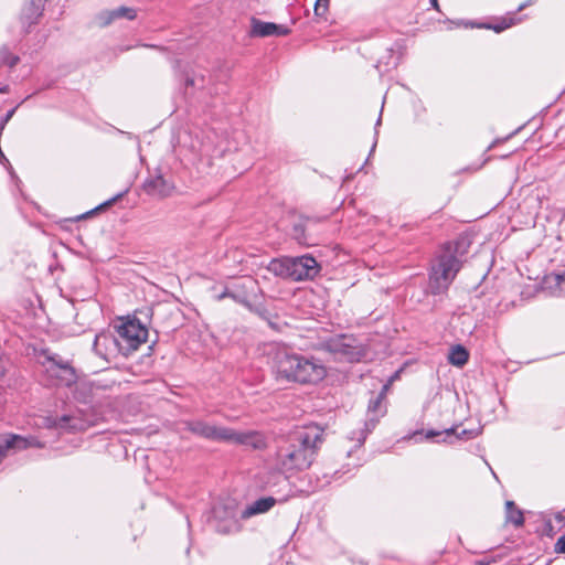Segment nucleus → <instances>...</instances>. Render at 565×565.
Masks as SVG:
<instances>
[{
  "label": "nucleus",
  "mask_w": 565,
  "mask_h": 565,
  "mask_svg": "<svg viewBox=\"0 0 565 565\" xmlns=\"http://www.w3.org/2000/svg\"><path fill=\"white\" fill-rule=\"evenodd\" d=\"M323 443V429L315 424L295 431L289 440L279 447L277 460L284 472L308 469Z\"/></svg>",
  "instance_id": "obj_1"
},
{
  "label": "nucleus",
  "mask_w": 565,
  "mask_h": 565,
  "mask_svg": "<svg viewBox=\"0 0 565 565\" xmlns=\"http://www.w3.org/2000/svg\"><path fill=\"white\" fill-rule=\"evenodd\" d=\"M273 363L275 377L280 382L317 384L327 375V369L319 359L286 348L276 351Z\"/></svg>",
  "instance_id": "obj_2"
},
{
  "label": "nucleus",
  "mask_w": 565,
  "mask_h": 565,
  "mask_svg": "<svg viewBox=\"0 0 565 565\" xmlns=\"http://www.w3.org/2000/svg\"><path fill=\"white\" fill-rule=\"evenodd\" d=\"M459 243H447L433 262L429 287L433 294H440L448 289L461 268L459 257Z\"/></svg>",
  "instance_id": "obj_3"
},
{
  "label": "nucleus",
  "mask_w": 565,
  "mask_h": 565,
  "mask_svg": "<svg viewBox=\"0 0 565 565\" xmlns=\"http://www.w3.org/2000/svg\"><path fill=\"white\" fill-rule=\"evenodd\" d=\"M267 269L277 277L301 281L313 279L320 271V265L310 255L280 257L269 262Z\"/></svg>",
  "instance_id": "obj_4"
},
{
  "label": "nucleus",
  "mask_w": 565,
  "mask_h": 565,
  "mask_svg": "<svg viewBox=\"0 0 565 565\" xmlns=\"http://www.w3.org/2000/svg\"><path fill=\"white\" fill-rule=\"evenodd\" d=\"M185 428L192 434L218 443H233L239 445H254L257 438L255 433H239L224 426H216L201 419L188 420Z\"/></svg>",
  "instance_id": "obj_5"
},
{
  "label": "nucleus",
  "mask_w": 565,
  "mask_h": 565,
  "mask_svg": "<svg viewBox=\"0 0 565 565\" xmlns=\"http://www.w3.org/2000/svg\"><path fill=\"white\" fill-rule=\"evenodd\" d=\"M321 348L332 353L335 359L348 362L359 361L363 356V349L352 334L331 335L322 341Z\"/></svg>",
  "instance_id": "obj_6"
},
{
  "label": "nucleus",
  "mask_w": 565,
  "mask_h": 565,
  "mask_svg": "<svg viewBox=\"0 0 565 565\" xmlns=\"http://www.w3.org/2000/svg\"><path fill=\"white\" fill-rule=\"evenodd\" d=\"M122 355H128L147 341L148 330L138 320H125L117 327Z\"/></svg>",
  "instance_id": "obj_7"
},
{
  "label": "nucleus",
  "mask_w": 565,
  "mask_h": 565,
  "mask_svg": "<svg viewBox=\"0 0 565 565\" xmlns=\"http://www.w3.org/2000/svg\"><path fill=\"white\" fill-rule=\"evenodd\" d=\"M388 386L390 383L385 384L379 395L370 399L367 406V419L365 420L363 428L352 433L351 439L356 440L359 446L363 445L367 435L375 428L380 418L385 415L386 406L384 405V399L388 391Z\"/></svg>",
  "instance_id": "obj_8"
},
{
  "label": "nucleus",
  "mask_w": 565,
  "mask_h": 565,
  "mask_svg": "<svg viewBox=\"0 0 565 565\" xmlns=\"http://www.w3.org/2000/svg\"><path fill=\"white\" fill-rule=\"evenodd\" d=\"M46 373L55 381L56 385L71 386L76 382L74 367L58 356H47L45 362Z\"/></svg>",
  "instance_id": "obj_9"
},
{
  "label": "nucleus",
  "mask_w": 565,
  "mask_h": 565,
  "mask_svg": "<svg viewBox=\"0 0 565 565\" xmlns=\"http://www.w3.org/2000/svg\"><path fill=\"white\" fill-rule=\"evenodd\" d=\"M93 350L98 356L106 361L115 359L118 354H122L117 337L109 331H102L96 334Z\"/></svg>",
  "instance_id": "obj_10"
},
{
  "label": "nucleus",
  "mask_w": 565,
  "mask_h": 565,
  "mask_svg": "<svg viewBox=\"0 0 565 565\" xmlns=\"http://www.w3.org/2000/svg\"><path fill=\"white\" fill-rule=\"evenodd\" d=\"M94 425V420L86 417L81 411L63 415L60 418H47V426L66 431H81Z\"/></svg>",
  "instance_id": "obj_11"
},
{
  "label": "nucleus",
  "mask_w": 565,
  "mask_h": 565,
  "mask_svg": "<svg viewBox=\"0 0 565 565\" xmlns=\"http://www.w3.org/2000/svg\"><path fill=\"white\" fill-rule=\"evenodd\" d=\"M290 30L286 25L252 19L250 35L256 38L285 36Z\"/></svg>",
  "instance_id": "obj_12"
},
{
  "label": "nucleus",
  "mask_w": 565,
  "mask_h": 565,
  "mask_svg": "<svg viewBox=\"0 0 565 565\" xmlns=\"http://www.w3.org/2000/svg\"><path fill=\"white\" fill-rule=\"evenodd\" d=\"M145 192L156 199H164L172 194L173 185L161 174L148 178L143 183Z\"/></svg>",
  "instance_id": "obj_13"
},
{
  "label": "nucleus",
  "mask_w": 565,
  "mask_h": 565,
  "mask_svg": "<svg viewBox=\"0 0 565 565\" xmlns=\"http://www.w3.org/2000/svg\"><path fill=\"white\" fill-rule=\"evenodd\" d=\"M287 499L285 497L282 498H275V497H264L255 500L250 504H248L241 513L242 519H249L252 516L267 513L269 510H271L276 503L285 502Z\"/></svg>",
  "instance_id": "obj_14"
},
{
  "label": "nucleus",
  "mask_w": 565,
  "mask_h": 565,
  "mask_svg": "<svg viewBox=\"0 0 565 565\" xmlns=\"http://www.w3.org/2000/svg\"><path fill=\"white\" fill-rule=\"evenodd\" d=\"M31 446L40 447L41 445L34 438L29 439L19 435H0V457L10 449L21 450Z\"/></svg>",
  "instance_id": "obj_15"
},
{
  "label": "nucleus",
  "mask_w": 565,
  "mask_h": 565,
  "mask_svg": "<svg viewBox=\"0 0 565 565\" xmlns=\"http://www.w3.org/2000/svg\"><path fill=\"white\" fill-rule=\"evenodd\" d=\"M46 0H28L21 12L23 25L31 28L42 17Z\"/></svg>",
  "instance_id": "obj_16"
},
{
  "label": "nucleus",
  "mask_w": 565,
  "mask_h": 565,
  "mask_svg": "<svg viewBox=\"0 0 565 565\" xmlns=\"http://www.w3.org/2000/svg\"><path fill=\"white\" fill-rule=\"evenodd\" d=\"M137 17V11L129 7H119L114 10L105 11L99 14V22L102 25H108L117 19L134 20Z\"/></svg>",
  "instance_id": "obj_17"
},
{
  "label": "nucleus",
  "mask_w": 565,
  "mask_h": 565,
  "mask_svg": "<svg viewBox=\"0 0 565 565\" xmlns=\"http://www.w3.org/2000/svg\"><path fill=\"white\" fill-rule=\"evenodd\" d=\"M544 282L554 294H565V270L563 273H552L547 275Z\"/></svg>",
  "instance_id": "obj_18"
},
{
  "label": "nucleus",
  "mask_w": 565,
  "mask_h": 565,
  "mask_svg": "<svg viewBox=\"0 0 565 565\" xmlns=\"http://www.w3.org/2000/svg\"><path fill=\"white\" fill-rule=\"evenodd\" d=\"M226 518L224 522L217 524V531L222 533H232L238 531V522L235 510L230 508L225 511Z\"/></svg>",
  "instance_id": "obj_19"
},
{
  "label": "nucleus",
  "mask_w": 565,
  "mask_h": 565,
  "mask_svg": "<svg viewBox=\"0 0 565 565\" xmlns=\"http://www.w3.org/2000/svg\"><path fill=\"white\" fill-rule=\"evenodd\" d=\"M469 359L468 351L460 344H457L450 349L448 361L455 366H463Z\"/></svg>",
  "instance_id": "obj_20"
},
{
  "label": "nucleus",
  "mask_w": 565,
  "mask_h": 565,
  "mask_svg": "<svg viewBox=\"0 0 565 565\" xmlns=\"http://www.w3.org/2000/svg\"><path fill=\"white\" fill-rule=\"evenodd\" d=\"M507 520L515 526H521L524 523V516L521 510L515 508L513 501H507Z\"/></svg>",
  "instance_id": "obj_21"
},
{
  "label": "nucleus",
  "mask_w": 565,
  "mask_h": 565,
  "mask_svg": "<svg viewBox=\"0 0 565 565\" xmlns=\"http://www.w3.org/2000/svg\"><path fill=\"white\" fill-rule=\"evenodd\" d=\"M516 20L513 17L503 18L500 22L486 25L488 29L493 30L497 33L504 31L505 29L514 25Z\"/></svg>",
  "instance_id": "obj_22"
},
{
  "label": "nucleus",
  "mask_w": 565,
  "mask_h": 565,
  "mask_svg": "<svg viewBox=\"0 0 565 565\" xmlns=\"http://www.w3.org/2000/svg\"><path fill=\"white\" fill-rule=\"evenodd\" d=\"M19 62V57L17 55H12L7 47L0 49V65H9L13 67Z\"/></svg>",
  "instance_id": "obj_23"
},
{
  "label": "nucleus",
  "mask_w": 565,
  "mask_h": 565,
  "mask_svg": "<svg viewBox=\"0 0 565 565\" xmlns=\"http://www.w3.org/2000/svg\"><path fill=\"white\" fill-rule=\"evenodd\" d=\"M294 238L300 244H308L307 237L305 235V226L302 223H297L292 228Z\"/></svg>",
  "instance_id": "obj_24"
},
{
  "label": "nucleus",
  "mask_w": 565,
  "mask_h": 565,
  "mask_svg": "<svg viewBox=\"0 0 565 565\" xmlns=\"http://www.w3.org/2000/svg\"><path fill=\"white\" fill-rule=\"evenodd\" d=\"M330 0H316L315 2V14L323 18L329 10Z\"/></svg>",
  "instance_id": "obj_25"
},
{
  "label": "nucleus",
  "mask_w": 565,
  "mask_h": 565,
  "mask_svg": "<svg viewBox=\"0 0 565 565\" xmlns=\"http://www.w3.org/2000/svg\"><path fill=\"white\" fill-rule=\"evenodd\" d=\"M554 550L556 553H565V535L557 540Z\"/></svg>",
  "instance_id": "obj_26"
},
{
  "label": "nucleus",
  "mask_w": 565,
  "mask_h": 565,
  "mask_svg": "<svg viewBox=\"0 0 565 565\" xmlns=\"http://www.w3.org/2000/svg\"><path fill=\"white\" fill-rule=\"evenodd\" d=\"M226 297L233 298L234 300L238 301V298L228 288H225V290L217 296V300H222Z\"/></svg>",
  "instance_id": "obj_27"
},
{
  "label": "nucleus",
  "mask_w": 565,
  "mask_h": 565,
  "mask_svg": "<svg viewBox=\"0 0 565 565\" xmlns=\"http://www.w3.org/2000/svg\"><path fill=\"white\" fill-rule=\"evenodd\" d=\"M6 374V361L3 359V356L0 354V380Z\"/></svg>",
  "instance_id": "obj_28"
},
{
  "label": "nucleus",
  "mask_w": 565,
  "mask_h": 565,
  "mask_svg": "<svg viewBox=\"0 0 565 565\" xmlns=\"http://www.w3.org/2000/svg\"><path fill=\"white\" fill-rule=\"evenodd\" d=\"M198 84V79L195 77H188L185 79L186 86H195Z\"/></svg>",
  "instance_id": "obj_29"
},
{
  "label": "nucleus",
  "mask_w": 565,
  "mask_h": 565,
  "mask_svg": "<svg viewBox=\"0 0 565 565\" xmlns=\"http://www.w3.org/2000/svg\"><path fill=\"white\" fill-rule=\"evenodd\" d=\"M14 111H15V109H14V108H13V109H11V110H9V111L7 113V115H6V117H4V120H3V122H2L1 125H3V126H4V125H6V124L11 119V117H12V116H13V114H14Z\"/></svg>",
  "instance_id": "obj_30"
},
{
  "label": "nucleus",
  "mask_w": 565,
  "mask_h": 565,
  "mask_svg": "<svg viewBox=\"0 0 565 565\" xmlns=\"http://www.w3.org/2000/svg\"><path fill=\"white\" fill-rule=\"evenodd\" d=\"M438 435H439V433L434 431V430H429V431L426 433V438L429 439V438L436 437Z\"/></svg>",
  "instance_id": "obj_31"
},
{
  "label": "nucleus",
  "mask_w": 565,
  "mask_h": 565,
  "mask_svg": "<svg viewBox=\"0 0 565 565\" xmlns=\"http://www.w3.org/2000/svg\"><path fill=\"white\" fill-rule=\"evenodd\" d=\"M122 194H118L117 196L113 198L111 200L104 203L105 206L111 205L118 198H120Z\"/></svg>",
  "instance_id": "obj_32"
},
{
  "label": "nucleus",
  "mask_w": 565,
  "mask_h": 565,
  "mask_svg": "<svg viewBox=\"0 0 565 565\" xmlns=\"http://www.w3.org/2000/svg\"><path fill=\"white\" fill-rule=\"evenodd\" d=\"M275 478L277 479L276 483H280V482H286L287 481L286 477L281 476V475H275Z\"/></svg>",
  "instance_id": "obj_33"
},
{
  "label": "nucleus",
  "mask_w": 565,
  "mask_h": 565,
  "mask_svg": "<svg viewBox=\"0 0 565 565\" xmlns=\"http://www.w3.org/2000/svg\"><path fill=\"white\" fill-rule=\"evenodd\" d=\"M555 519L558 521V522H565V515L563 513H556L555 515Z\"/></svg>",
  "instance_id": "obj_34"
},
{
  "label": "nucleus",
  "mask_w": 565,
  "mask_h": 565,
  "mask_svg": "<svg viewBox=\"0 0 565 565\" xmlns=\"http://www.w3.org/2000/svg\"><path fill=\"white\" fill-rule=\"evenodd\" d=\"M430 3L434 8L438 9V2L437 0H430Z\"/></svg>",
  "instance_id": "obj_35"
},
{
  "label": "nucleus",
  "mask_w": 565,
  "mask_h": 565,
  "mask_svg": "<svg viewBox=\"0 0 565 565\" xmlns=\"http://www.w3.org/2000/svg\"><path fill=\"white\" fill-rule=\"evenodd\" d=\"M525 7H526V4H525V3L521 4V6L518 8V11L523 10Z\"/></svg>",
  "instance_id": "obj_36"
},
{
  "label": "nucleus",
  "mask_w": 565,
  "mask_h": 565,
  "mask_svg": "<svg viewBox=\"0 0 565 565\" xmlns=\"http://www.w3.org/2000/svg\"><path fill=\"white\" fill-rule=\"evenodd\" d=\"M218 513H220V512H218V509L216 508V509L214 510V514H215V516H216V518H218Z\"/></svg>",
  "instance_id": "obj_37"
},
{
  "label": "nucleus",
  "mask_w": 565,
  "mask_h": 565,
  "mask_svg": "<svg viewBox=\"0 0 565 565\" xmlns=\"http://www.w3.org/2000/svg\"><path fill=\"white\" fill-rule=\"evenodd\" d=\"M200 83H201V86H203V83H204V78L203 77L200 78Z\"/></svg>",
  "instance_id": "obj_38"
},
{
  "label": "nucleus",
  "mask_w": 565,
  "mask_h": 565,
  "mask_svg": "<svg viewBox=\"0 0 565 565\" xmlns=\"http://www.w3.org/2000/svg\"><path fill=\"white\" fill-rule=\"evenodd\" d=\"M466 434H467V431L463 429V430L461 431V434H459L458 436L460 437L461 435H466Z\"/></svg>",
  "instance_id": "obj_39"
},
{
  "label": "nucleus",
  "mask_w": 565,
  "mask_h": 565,
  "mask_svg": "<svg viewBox=\"0 0 565 565\" xmlns=\"http://www.w3.org/2000/svg\"><path fill=\"white\" fill-rule=\"evenodd\" d=\"M7 88H0V93H6Z\"/></svg>",
  "instance_id": "obj_40"
},
{
  "label": "nucleus",
  "mask_w": 565,
  "mask_h": 565,
  "mask_svg": "<svg viewBox=\"0 0 565 565\" xmlns=\"http://www.w3.org/2000/svg\"><path fill=\"white\" fill-rule=\"evenodd\" d=\"M381 124V117H379L376 125Z\"/></svg>",
  "instance_id": "obj_41"
}]
</instances>
